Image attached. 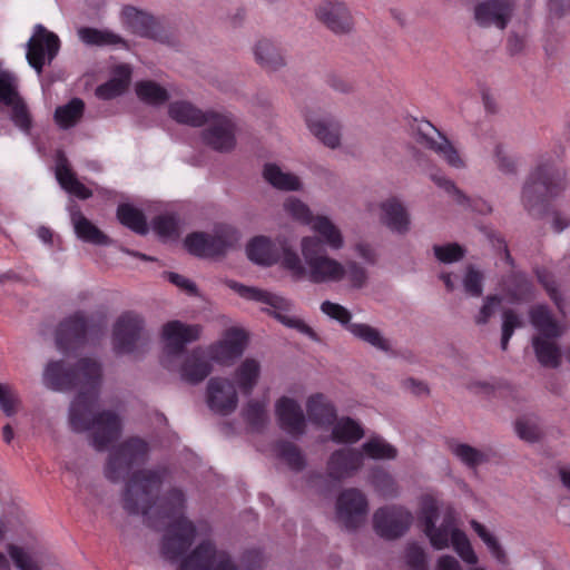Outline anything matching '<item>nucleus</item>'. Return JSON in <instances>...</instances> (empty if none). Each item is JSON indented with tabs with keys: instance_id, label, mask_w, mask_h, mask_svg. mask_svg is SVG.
<instances>
[{
	"instance_id": "obj_17",
	"label": "nucleus",
	"mask_w": 570,
	"mask_h": 570,
	"mask_svg": "<svg viewBox=\"0 0 570 570\" xmlns=\"http://www.w3.org/2000/svg\"><path fill=\"white\" fill-rule=\"evenodd\" d=\"M317 19L337 35L353 29L354 20L347 6L340 0H322L316 9Z\"/></svg>"
},
{
	"instance_id": "obj_48",
	"label": "nucleus",
	"mask_w": 570,
	"mask_h": 570,
	"mask_svg": "<svg viewBox=\"0 0 570 570\" xmlns=\"http://www.w3.org/2000/svg\"><path fill=\"white\" fill-rule=\"evenodd\" d=\"M363 452L374 460H393L397 455V450L381 438H371L362 445Z\"/></svg>"
},
{
	"instance_id": "obj_31",
	"label": "nucleus",
	"mask_w": 570,
	"mask_h": 570,
	"mask_svg": "<svg viewBox=\"0 0 570 570\" xmlns=\"http://www.w3.org/2000/svg\"><path fill=\"white\" fill-rule=\"evenodd\" d=\"M530 321L532 325L538 330V336L558 338L562 334L559 324L553 318L549 308L544 305H538L531 308Z\"/></svg>"
},
{
	"instance_id": "obj_49",
	"label": "nucleus",
	"mask_w": 570,
	"mask_h": 570,
	"mask_svg": "<svg viewBox=\"0 0 570 570\" xmlns=\"http://www.w3.org/2000/svg\"><path fill=\"white\" fill-rule=\"evenodd\" d=\"M278 458L287 463L295 471H301L305 466V458L301 450L292 442L282 441L276 445Z\"/></svg>"
},
{
	"instance_id": "obj_7",
	"label": "nucleus",
	"mask_w": 570,
	"mask_h": 570,
	"mask_svg": "<svg viewBox=\"0 0 570 570\" xmlns=\"http://www.w3.org/2000/svg\"><path fill=\"white\" fill-rule=\"evenodd\" d=\"M200 327L187 325L180 321H170L163 326L164 358L163 364L168 370H174L173 362L185 352L187 344L198 340Z\"/></svg>"
},
{
	"instance_id": "obj_60",
	"label": "nucleus",
	"mask_w": 570,
	"mask_h": 570,
	"mask_svg": "<svg viewBox=\"0 0 570 570\" xmlns=\"http://www.w3.org/2000/svg\"><path fill=\"white\" fill-rule=\"evenodd\" d=\"M18 96L14 78L9 72H0V102L11 105Z\"/></svg>"
},
{
	"instance_id": "obj_46",
	"label": "nucleus",
	"mask_w": 570,
	"mask_h": 570,
	"mask_svg": "<svg viewBox=\"0 0 570 570\" xmlns=\"http://www.w3.org/2000/svg\"><path fill=\"white\" fill-rule=\"evenodd\" d=\"M243 417L252 431H263L267 423L266 402L248 401L243 410Z\"/></svg>"
},
{
	"instance_id": "obj_26",
	"label": "nucleus",
	"mask_w": 570,
	"mask_h": 570,
	"mask_svg": "<svg viewBox=\"0 0 570 570\" xmlns=\"http://www.w3.org/2000/svg\"><path fill=\"white\" fill-rule=\"evenodd\" d=\"M503 291L511 303L530 302L534 297L532 281L521 272H512L505 277Z\"/></svg>"
},
{
	"instance_id": "obj_35",
	"label": "nucleus",
	"mask_w": 570,
	"mask_h": 570,
	"mask_svg": "<svg viewBox=\"0 0 570 570\" xmlns=\"http://www.w3.org/2000/svg\"><path fill=\"white\" fill-rule=\"evenodd\" d=\"M312 229L320 235L318 238L325 248L328 246L336 250L343 247L344 240L341 230L328 217L316 216L312 223Z\"/></svg>"
},
{
	"instance_id": "obj_24",
	"label": "nucleus",
	"mask_w": 570,
	"mask_h": 570,
	"mask_svg": "<svg viewBox=\"0 0 570 570\" xmlns=\"http://www.w3.org/2000/svg\"><path fill=\"white\" fill-rule=\"evenodd\" d=\"M131 79V68L121 63L114 68L111 78L96 89V96L104 100L114 99L122 95Z\"/></svg>"
},
{
	"instance_id": "obj_64",
	"label": "nucleus",
	"mask_w": 570,
	"mask_h": 570,
	"mask_svg": "<svg viewBox=\"0 0 570 570\" xmlns=\"http://www.w3.org/2000/svg\"><path fill=\"white\" fill-rule=\"evenodd\" d=\"M19 405L17 393L8 385L0 383V406L6 415H13Z\"/></svg>"
},
{
	"instance_id": "obj_36",
	"label": "nucleus",
	"mask_w": 570,
	"mask_h": 570,
	"mask_svg": "<svg viewBox=\"0 0 570 570\" xmlns=\"http://www.w3.org/2000/svg\"><path fill=\"white\" fill-rule=\"evenodd\" d=\"M117 219L121 225L136 234L146 235L148 233V224L145 214L130 204L118 205Z\"/></svg>"
},
{
	"instance_id": "obj_1",
	"label": "nucleus",
	"mask_w": 570,
	"mask_h": 570,
	"mask_svg": "<svg viewBox=\"0 0 570 570\" xmlns=\"http://www.w3.org/2000/svg\"><path fill=\"white\" fill-rule=\"evenodd\" d=\"M43 383L53 391L78 389L70 405L69 424L75 432L90 431L97 451L107 450L119 439L122 430L119 415L110 410L95 413L101 384V366L97 361L83 357L75 366L52 361L45 368Z\"/></svg>"
},
{
	"instance_id": "obj_50",
	"label": "nucleus",
	"mask_w": 570,
	"mask_h": 570,
	"mask_svg": "<svg viewBox=\"0 0 570 570\" xmlns=\"http://www.w3.org/2000/svg\"><path fill=\"white\" fill-rule=\"evenodd\" d=\"M284 268L292 273L295 279L306 277L307 266L303 265L296 252L292 250L285 243L281 244V258Z\"/></svg>"
},
{
	"instance_id": "obj_21",
	"label": "nucleus",
	"mask_w": 570,
	"mask_h": 570,
	"mask_svg": "<svg viewBox=\"0 0 570 570\" xmlns=\"http://www.w3.org/2000/svg\"><path fill=\"white\" fill-rule=\"evenodd\" d=\"M279 426L292 436L305 433L306 420L301 405L293 399L283 396L276 403Z\"/></svg>"
},
{
	"instance_id": "obj_13",
	"label": "nucleus",
	"mask_w": 570,
	"mask_h": 570,
	"mask_svg": "<svg viewBox=\"0 0 570 570\" xmlns=\"http://www.w3.org/2000/svg\"><path fill=\"white\" fill-rule=\"evenodd\" d=\"M234 237L230 228H225L214 235L194 232L185 238L187 250L198 257H216L224 255L233 245Z\"/></svg>"
},
{
	"instance_id": "obj_41",
	"label": "nucleus",
	"mask_w": 570,
	"mask_h": 570,
	"mask_svg": "<svg viewBox=\"0 0 570 570\" xmlns=\"http://www.w3.org/2000/svg\"><path fill=\"white\" fill-rule=\"evenodd\" d=\"M259 364L253 358H246L236 370L235 380L240 392L249 395L257 383L259 376Z\"/></svg>"
},
{
	"instance_id": "obj_18",
	"label": "nucleus",
	"mask_w": 570,
	"mask_h": 570,
	"mask_svg": "<svg viewBox=\"0 0 570 570\" xmlns=\"http://www.w3.org/2000/svg\"><path fill=\"white\" fill-rule=\"evenodd\" d=\"M246 343L244 331L229 328L222 341L209 346V357L217 363L228 364L243 354Z\"/></svg>"
},
{
	"instance_id": "obj_52",
	"label": "nucleus",
	"mask_w": 570,
	"mask_h": 570,
	"mask_svg": "<svg viewBox=\"0 0 570 570\" xmlns=\"http://www.w3.org/2000/svg\"><path fill=\"white\" fill-rule=\"evenodd\" d=\"M451 544L460 558L468 564H475L478 557L466 537L462 530H455L452 533Z\"/></svg>"
},
{
	"instance_id": "obj_3",
	"label": "nucleus",
	"mask_w": 570,
	"mask_h": 570,
	"mask_svg": "<svg viewBox=\"0 0 570 570\" xmlns=\"http://www.w3.org/2000/svg\"><path fill=\"white\" fill-rule=\"evenodd\" d=\"M165 469H141L129 476L122 493V507L129 514L147 517L158 499Z\"/></svg>"
},
{
	"instance_id": "obj_42",
	"label": "nucleus",
	"mask_w": 570,
	"mask_h": 570,
	"mask_svg": "<svg viewBox=\"0 0 570 570\" xmlns=\"http://www.w3.org/2000/svg\"><path fill=\"white\" fill-rule=\"evenodd\" d=\"M228 286L243 298L265 303L275 308L282 306L283 298H281L277 295L271 294L266 291H262L256 287L245 286L234 281L228 282Z\"/></svg>"
},
{
	"instance_id": "obj_39",
	"label": "nucleus",
	"mask_w": 570,
	"mask_h": 570,
	"mask_svg": "<svg viewBox=\"0 0 570 570\" xmlns=\"http://www.w3.org/2000/svg\"><path fill=\"white\" fill-rule=\"evenodd\" d=\"M364 435L362 426L351 417L336 421L332 430V439L336 443H355Z\"/></svg>"
},
{
	"instance_id": "obj_11",
	"label": "nucleus",
	"mask_w": 570,
	"mask_h": 570,
	"mask_svg": "<svg viewBox=\"0 0 570 570\" xmlns=\"http://www.w3.org/2000/svg\"><path fill=\"white\" fill-rule=\"evenodd\" d=\"M205 125L207 128L202 132L205 145L222 153L229 151L235 147L236 125L229 115L210 110Z\"/></svg>"
},
{
	"instance_id": "obj_61",
	"label": "nucleus",
	"mask_w": 570,
	"mask_h": 570,
	"mask_svg": "<svg viewBox=\"0 0 570 570\" xmlns=\"http://www.w3.org/2000/svg\"><path fill=\"white\" fill-rule=\"evenodd\" d=\"M321 311L333 320H336L347 328L351 323V313L342 305L325 301L321 305Z\"/></svg>"
},
{
	"instance_id": "obj_55",
	"label": "nucleus",
	"mask_w": 570,
	"mask_h": 570,
	"mask_svg": "<svg viewBox=\"0 0 570 570\" xmlns=\"http://www.w3.org/2000/svg\"><path fill=\"white\" fill-rule=\"evenodd\" d=\"M438 518H439L438 500L430 494L423 495L421 498L420 511H419V519L422 522L423 528L429 527V529H431L433 527V523H436Z\"/></svg>"
},
{
	"instance_id": "obj_47",
	"label": "nucleus",
	"mask_w": 570,
	"mask_h": 570,
	"mask_svg": "<svg viewBox=\"0 0 570 570\" xmlns=\"http://www.w3.org/2000/svg\"><path fill=\"white\" fill-rule=\"evenodd\" d=\"M471 528L475 531V533L480 537V539L488 547L492 557L500 563L505 564L508 562V557L504 549L501 547L498 539L488 531V529L480 522L472 520Z\"/></svg>"
},
{
	"instance_id": "obj_22",
	"label": "nucleus",
	"mask_w": 570,
	"mask_h": 570,
	"mask_svg": "<svg viewBox=\"0 0 570 570\" xmlns=\"http://www.w3.org/2000/svg\"><path fill=\"white\" fill-rule=\"evenodd\" d=\"M209 352L196 347L185 355L178 372L183 381L189 384H198L204 381L212 372V364L209 362Z\"/></svg>"
},
{
	"instance_id": "obj_5",
	"label": "nucleus",
	"mask_w": 570,
	"mask_h": 570,
	"mask_svg": "<svg viewBox=\"0 0 570 570\" xmlns=\"http://www.w3.org/2000/svg\"><path fill=\"white\" fill-rule=\"evenodd\" d=\"M301 250L307 266L306 277L314 284L340 282L345 277V267L327 255L317 236L302 238Z\"/></svg>"
},
{
	"instance_id": "obj_12",
	"label": "nucleus",
	"mask_w": 570,
	"mask_h": 570,
	"mask_svg": "<svg viewBox=\"0 0 570 570\" xmlns=\"http://www.w3.org/2000/svg\"><path fill=\"white\" fill-rule=\"evenodd\" d=\"M412 520V513L404 507L386 505L375 511L373 527L380 537L393 540L407 531Z\"/></svg>"
},
{
	"instance_id": "obj_58",
	"label": "nucleus",
	"mask_w": 570,
	"mask_h": 570,
	"mask_svg": "<svg viewBox=\"0 0 570 570\" xmlns=\"http://www.w3.org/2000/svg\"><path fill=\"white\" fill-rule=\"evenodd\" d=\"M423 532L429 538L431 546L436 550L446 549L451 542V531L442 527H436L435 523H433L431 529L424 527Z\"/></svg>"
},
{
	"instance_id": "obj_27",
	"label": "nucleus",
	"mask_w": 570,
	"mask_h": 570,
	"mask_svg": "<svg viewBox=\"0 0 570 570\" xmlns=\"http://www.w3.org/2000/svg\"><path fill=\"white\" fill-rule=\"evenodd\" d=\"M208 111H203L189 101L180 100L174 101L169 105L168 114L171 119L178 124L188 125L191 127L205 126L208 119Z\"/></svg>"
},
{
	"instance_id": "obj_43",
	"label": "nucleus",
	"mask_w": 570,
	"mask_h": 570,
	"mask_svg": "<svg viewBox=\"0 0 570 570\" xmlns=\"http://www.w3.org/2000/svg\"><path fill=\"white\" fill-rule=\"evenodd\" d=\"M136 94L140 100L146 104L159 106L165 104L168 98V91L151 80H144L136 83Z\"/></svg>"
},
{
	"instance_id": "obj_62",
	"label": "nucleus",
	"mask_w": 570,
	"mask_h": 570,
	"mask_svg": "<svg viewBox=\"0 0 570 570\" xmlns=\"http://www.w3.org/2000/svg\"><path fill=\"white\" fill-rule=\"evenodd\" d=\"M433 249L435 257L442 263L458 262L464 255L463 248L458 244L435 245Z\"/></svg>"
},
{
	"instance_id": "obj_54",
	"label": "nucleus",
	"mask_w": 570,
	"mask_h": 570,
	"mask_svg": "<svg viewBox=\"0 0 570 570\" xmlns=\"http://www.w3.org/2000/svg\"><path fill=\"white\" fill-rule=\"evenodd\" d=\"M7 106L11 107V120L13 124L23 132L29 134L32 127V119L27 105L20 96L14 98L13 104Z\"/></svg>"
},
{
	"instance_id": "obj_30",
	"label": "nucleus",
	"mask_w": 570,
	"mask_h": 570,
	"mask_svg": "<svg viewBox=\"0 0 570 570\" xmlns=\"http://www.w3.org/2000/svg\"><path fill=\"white\" fill-rule=\"evenodd\" d=\"M306 124L311 132L325 146L335 148L340 145V126L336 121L307 115Z\"/></svg>"
},
{
	"instance_id": "obj_34",
	"label": "nucleus",
	"mask_w": 570,
	"mask_h": 570,
	"mask_svg": "<svg viewBox=\"0 0 570 570\" xmlns=\"http://www.w3.org/2000/svg\"><path fill=\"white\" fill-rule=\"evenodd\" d=\"M554 340L544 336H534L532 340L535 356L544 367L556 368L561 363V352Z\"/></svg>"
},
{
	"instance_id": "obj_45",
	"label": "nucleus",
	"mask_w": 570,
	"mask_h": 570,
	"mask_svg": "<svg viewBox=\"0 0 570 570\" xmlns=\"http://www.w3.org/2000/svg\"><path fill=\"white\" fill-rule=\"evenodd\" d=\"M185 509V494L180 489L173 488L161 500L159 514L164 519H177L183 517Z\"/></svg>"
},
{
	"instance_id": "obj_33",
	"label": "nucleus",
	"mask_w": 570,
	"mask_h": 570,
	"mask_svg": "<svg viewBox=\"0 0 570 570\" xmlns=\"http://www.w3.org/2000/svg\"><path fill=\"white\" fill-rule=\"evenodd\" d=\"M254 55L256 62L266 70H277L285 65L279 48L268 39H262L256 43Z\"/></svg>"
},
{
	"instance_id": "obj_23",
	"label": "nucleus",
	"mask_w": 570,
	"mask_h": 570,
	"mask_svg": "<svg viewBox=\"0 0 570 570\" xmlns=\"http://www.w3.org/2000/svg\"><path fill=\"white\" fill-rule=\"evenodd\" d=\"M363 464V455L355 449L344 448L334 451L327 462V473L333 480L341 481L354 472Z\"/></svg>"
},
{
	"instance_id": "obj_44",
	"label": "nucleus",
	"mask_w": 570,
	"mask_h": 570,
	"mask_svg": "<svg viewBox=\"0 0 570 570\" xmlns=\"http://www.w3.org/2000/svg\"><path fill=\"white\" fill-rule=\"evenodd\" d=\"M347 331H350L355 337L368 343L381 351H389L390 344L387 340H385L379 330L364 324V323H352L347 325Z\"/></svg>"
},
{
	"instance_id": "obj_4",
	"label": "nucleus",
	"mask_w": 570,
	"mask_h": 570,
	"mask_svg": "<svg viewBox=\"0 0 570 570\" xmlns=\"http://www.w3.org/2000/svg\"><path fill=\"white\" fill-rule=\"evenodd\" d=\"M564 173L554 163H542L531 173L527 179L522 200L529 212L537 207L546 208L550 198L558 196L563 189Z\"/></svg>"
},
{
	"instance_id": "obj_10",
	"label": "nucleus",
	"mask_w": 570,
	"mask_h": 570,
	"mask_svg": "<svg viewBox=\"0 0 570 570\" xmlns=\"http://www.w3.org/2000/svg\"><path fill=\"white\" fill-rule=\"evenodd\" d=\"M145 321L136 312L122 313L114 324L112 346L117 354H131L142 340Z\"/></svg>"
},
{
	"instance_id": "obj_2",
	"label": "nucleus",
	"mask_w": 570,
	"mask_h": 570,
	"mask_svg": "<svg viewBox=\"0 0 570 570\" xmlns=\"http://www.w3.org/2000/svg\"><path fill=\"white\" fill-rule=\"evenodd\" d=\"M195 524L186 517L173 520L161 539L160 552L176 570H239L230 554L206 539L187 553L196 539Z\"/></svg>"
},
{
	"instance_id": "obj_63",
	"label": "nucleus",
	"mask_w": 570,
	"mask_h": 570,
	"mask_svg": "<svg viewBox=\"0 0 570 570\" xmlns=\"http://www.w3.org/2000/svg\"><path fill=\"white\" fill-rule=\"evenodd\" d=\"M153 229L161 237H170L177 232V222L171 215H159L153 219Z\"/></svg>"
},
{
	"instance_id": "obj_59",
	"label": "nucleus",
	"mask_w": 570,
	"mask_h": 570,
	"mask_svg": "<svg viewBox=\"0 0 570 570\" xmlns=\"http://www.w3.org/2000/svg\"><path fill=\"white\" fill-rule=\"evenodd\" d=\"M539 283L546 288L549 297L554 302L559 309H561V297L556 286L553 275L543 267L534 269Z\"/></svg>"
},
{
	"instance_id": "obj_53",
	"label": "nucleus",
	"mask_w": 570,
	"mask_h": 570,
	"mask_svg": "<svg viewBox=\"0 0 570 570\" xmlns=\"http://www.w3.org/2000/svg\"><path fill=\"white\" fill-rule=\"evenodd\" d=\"M453 453L469 468H476L488 460L484 452L464 443L452 448Z\"/></svg>"
},
{
	"instance_id": "obj_32",
	"label": "nucleus",
	"mask_w": 570,
	"mask_h": 570,
	"mask_svg": "<svg viewBox=\"0 0 570 570\" xmlns=\"http://www.w3.org/2000/svg\"><path fill=\"white\" fill-rule=\"evenodd\" d=\"M71 220L77 236L83 242L95 245L110 244L109 237L86 218L81 212L72 213Z\"/></svg>"
},
{
	"instance_id": "obj_9",
	"label": "nucleus",
	"mask_w": 570,
	"mask_h": 570,
	"mask_svg": "<svg viewBox=\"0 0 570 570\" xmlns=\"http://www.w3.org/2000/svg\"><path fill=\"white\" fill-rule=\"evenodd\" d=\"M59 49V37L38 23L27 42L26 58L28 63L40 75L45 65L50 63L57 57Z\"/></svg>"
},
{
	"instance_id": "obj_29",
	"label": "nucleus",
	"mask_w": 570,
	"mask_h": 570,
	"mask_svg": "<svg viewBox=\"0 0 570 570\" xmlns=\"http://www.w3.org/2000/svg\"><path fill=\"white\" fill-rule=\"evenodd\" d=\"M306 410L309 420L321 426H330L336 421V409L321 394H314L306 402Z\"/></svg>"
},
{
	"instance_id": "obj_8",
	"label": "nucleus",
	"mask_w": 570,
	"mask_h": 570,
	"mask_svg": "<svg viewBox=\"0 0 570 570\" xmlns=\"http://www.w3.org/2000/svg\"><path fill=\"white\" fill-rule=\"evenodd\" d=\"M412 131L417 144L438 154L454 168L464 167V161L459 151L430 121L415 120Z\"/></svg>"
},
{
	"instance_id": "obj_15",
	"label": "nucleus",
	"mask_w": 570,
	"mask_h": 570,
	"mask_svg": "<svg viewBox=\"0 0 570 570\" xmlns=\"http://www.w3.org/2000/svg\"><path fill=\"white\" fill-rule=\"evenodd\" d=\"M367 499L358 489H346L337 498L336 513L342 524L350 530L358 528L367 514Z\"/></svg>"
},
{
	"instance_id": "obj_37",
	"label": "nucleus",
	"mask_w": 570,
	"mask_h": 570,
	"mask_svg": "<svg viewBox=\"0 0 570 570\" xmlns=\"http://www.w3.org/2000/svg\"><path fill=\"white\" fill-rule=\"evenodd\" d=\"M85 111V102L80 98H72L66 105L55 110V121L62 129H69L77 125Z\"/></svg>"
},
{
	"instance_id": "obj_40",
	"label": "nucleus",
	"mask_w": 570,
	"mask_h": 570,
	"mask_svg": "<svg viewBox=\"0 0 570 570\" xmlns=\"http://www.w3.org/2000/svg\"><path fill=\"white\" fill-rule=\"evenodd\" d=\"M263 176L267 183L281 190H297L301 185L295 175L282 171L275 164H266Z\"/></svg>"
},
{
	"instance_id": "obj_28",
	"label": "nucleus",
	"mask_w": 570,
	"mask_h": 570,
	"mask_svg": "<svg viewBox=\"0 0 570 570\" xmlns=\"http://www.w3.org/2000/svg\"><path fill=\"white\" fill-rule=\"evenodd\" d=\"M382 222L392 232L404 234L409 230L410 218L405 207L396 198H390L382 203Z\"/></svg>"
},
{
	"instance_id": "obj_38",
	"label": "nucleus",
	"mask_w": 570,
	"mask_h": 570,
	"mask_svg": "<svg viewBox=\"0 0 570 570\" xmlns=\"http://www.w3.org/2000/svg\"><path fill=\"white\" fill-rule=\"evenodd\" d=\"M79 39L87 46L106 47L125 45V40L109 30H100L91 27H82L78 30Z\"/></svg>"
},
{
	"instance_id": "obj_56",
	"label": "nucleus",
	"mask_w": 570,
	"mask_h": 570,
	"mask_svg": "<svg viewBox=\"0 0 570 570\" xmlns=\"http://www.w3.org/2000/svg\"><path fill=\"white\" fill-rule=\"evenodd\" d=\"M285 212L302 224H312L314 218L308 206L296 198H288L284 203Z\"/></svg>"
},
{
	"instance_id": "obj_57",
	"label": "nucleus",
	"mask_w": 570,
	"mask_h": 570,
	"mask_svg": "<svg viewBox=\"0 0 570 570\" xmlns=\"http://www.w3.org/2000/svg\"><path fill=\"white\" fill-rule=\"evenodd\" d=\"M8 553L14 566L20 570H40L38 562L22 548L16 544L8 546Z\"/></svg>"
},
{
	"instance_id": "obj_16",
	"label": "nucleus",
	"mask_w": 570,
	"mask_h": 570,
	"mask_svg": "<svg viewBox=\"0 0 570 570\" xmlns=\"http://www.w3.org/2000/svg\"><path fill=\"white\" fill-rule=\"evenodd\" d=\"M238 396L234 383L228 379L212 377L207 384V404L212 411L228 415L235 411Z\"/></svg>"
},
{
	"instance_id": "obj_20",
	"label": "nucleus",
	"mask_w": 570,
	"mask_h": 570,
	"mask_svg": "<svg viewBox=\"0 0 570 570\" xmlns=\"http://www.w3.org/2000/svg\"><path fill=\"white\" fill-rule=\"evenodd\" d=\"M122 20L125 24L138 36L159 41L166 39L160 23L153 16L135 7L128 6L122 9Z\"/></svg>"
},
{
	"instance_id": "obj_19",
	"label": "nucleus",
	"mask_w": 570,
	"mask_h": 570,
	"mask_svg": "<svg viewBox=\"0 0 570 570\" xmlns=\"http://www.w3.org/2000/svg\"><path fill=\"white\" fill-rule=\"evenodd\" d=\"M513 0H485L474 10L476 22L482 27L497 26L503 30L510 21Z\"/></svg>"
},
{
	"instance_id": "obj_14",
	"label": "nucleus",
	"mask_w": 570,
	"mask_h": 570,
	"mask_svg": "<svg viewBox=\"0 0 570 570\" xmlns=\"http://www.w3.org/2000/svg\"><path fill=\"white\" fill-rule=\"evenodd\" d=\"M91 324L83 312H76L60 322L56 331L57 348L67 354L86 343Z\"/></svg>"
},
{
	"instance_id": "obj_51",
	"label": "nucleus",
	"mask_w": 570,
	"mask_h": 570,
	"mask_svg": "<svg viewBox=\"0 0 570 570\" xmlns=\"http://www.w3.org/2000/svg\"><path fill=\"white\" fill-rule=\"evenodd\" d=\"M372 484L375 490L384 498H394L397 495V484L394 478L382 469L374 470L371 475Z\"/></svg>"
},
{
	"instance_id": "obj_25",
	"label": "nucleus",
	"mask_w": 570,
	"mask_h": 570,
	"mask_svg": "<svg viewBox=\"0 0 570 570\" xmlns=\"http://www.w3.org/2000/svg\"><path fill=\"white\" fill-rule=\"evenodd\" d=\"M247 256L256 264L271 266L281 258V246L278 247L266 236H256L247 245Z\"/></svg>"
},
{
	"instance_id": "obj_6",
	"label": "nucleus",
	"mask_w": 570,
	"mask_h": 570,
	"mask_svg": "<svg viewBox=\"0 0 570 570\" xmlns=\"http://www.w3.org/2000/svg\"><path fill=\"white\" fill-rule=\"evenodd\" d=\"M148 444L139 438H129L114 448L105 466V475L118 482L129 474L134 466L142 464L148 455Z\"/></svg>"
}]
</instances>
